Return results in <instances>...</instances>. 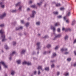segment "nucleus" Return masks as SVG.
I'll return each instance as SVG.
<instances>
[{
    "instance_id": "6e6d98bb",
    "label": "nucleus",
    "mask_w": 76,
    "mask_h": 76,
    "mask_svg": "<svg viewBox=\"0 0 76 76\" xmlns=\"http://www.w3.org/2000/svg\"><path fill=\"white\" fill-rule=\"evenodd\" d=\"M54 61V60H52L50 62H51V63H53Z\"/></svg>"
},
{
    "instance_id": "a18cd8bd",
    "label": "nucleus",
    "mask_w": 76,
    "mask_h": 76,
    "mask_svg": "<svg viewBox=\"0 0 76 76\" xmlns=\"http://www.w3.org/2000/svg\"><path fill=\"white\" fill-rule=\"evenodd\" d=\"M60 73L59 72H57V76H59V75H60Z\"/></svg>"
},
{
    "instance_id": "72a5a7b5",
    "label": "nucleus",
    "mask_w": 76,
    "mask_h": 76,
    "mask_svg": "<svg viewBox=\"0 0 76 76\" xmlns=\"http://www.w3.org/2000/svg\"><path fill=\"white\" fill-rule=\"evenodd\" d=\"M69 74L68 73H66L64 75V76H69Z\"/></svg>"
},
{
    "instance_id": "f8f14e48",
    "label": "nucleus",
    "mask_w": 76,
    "mask_h": 76,
    "mask_svg": "<svg viewBox=\"0 0 76 76\" xmlns=\"http://www.w3.org/2000/svg\"><path fill=\"white\" fill-rule=\"evenodd\" d=\"M4 4L3 2H1L0 3V5L2 8H4V5H2V4Z\"/></svg>"
},
{
    "instance_id": "09e8293b",
    "label": "nucleus",
    "mask_w": 76,
    "mask_h": 76,
    "mask_svg": "<svg viewBox=\"0 0 76 76\" xmlns=\"http://www.w3.org/2000/svg\"><path fill=\"white\" fill-rule=\"evenodd\" d=\"M19 29H22L23 27L22 26L19 27Z\"/></svg>"
},
{
    "instance_id": "a211bd4d",
    "label": "nucleus",
    "mask_w": 76,
    "mask_h": 76,
    "mask_svg": "<svg viewBox=\"0 0 76 76\" xmlns=\"http://www.w3.org/2000/svg\"><path fill=\"white\" fill-rule=\"evenodd\" d=\"M15 73V71L14 70H12L11 71V75H12V76L14 75V74Z\"/></svg>"
},
{
    "instance_id": "9d476101",
    "label": "nucleus",
    "mask_w": 76,
    "mask_h": 76,
    "mask_svg": "<svg viewBox=\"0 0 76 76\" xmlns=\"http://www.w3.org/2000/svg\"><path fill=\"white\" fill-rule=\"evenodd\" d=\"M0 63H1L5 68H7V65H6V64L4 63V62L1 61L0 62Z\"/></svg>"
},
{
    "instance_id": "473e14b6",
    "label": "nucleus",
    "mask_w": 76,
    "mask_h": 76,
    "mask_svg": "<svg viewBox=\"0 0 76 76\" xmlns=\"http://www.w3.org/2000/svg\"><path fill=\"white\" fill-rule=\"evenodd\" d=\"M72 60V59L70 58H68L67 59V61H71Z\"/></svg>"
},
{
    "instance_id": "e2e57ef3",
    "label": "nucleus",
    "mask_w": 76,
    "mask_h": 76,
    "mask_svg": "<svg viewBox=\"0 0 76 76\" xmlns=\"http://www.w3.org/2000/svg\"><path fill=\"white\" fill-rule=\"evenodd\" d=\"M74 54H75V55L76 56V52L75 51H74Z\"/></svg>"
},
{
    "instance_id": "49530a36",
    "label": "nucleus",
    "mask_w": 76,
    "mask_h": 76,
    "mask_svg": "<svg viewBox=\"0 0 76 76\" xmlns=\"http://www.w3.org/2000/svg\"><path fill=\"white\" fill-rule=\"evenodd\" d=\"M69 53V52H65L64 53V54H65V55H67V54H68Z\"/></svg>"
},
{
    "instance_id": "20e7f679",
    "label": "nucleus",
    "mask_w": 76,
    "mask_h": 76,
    "mask_svg": "<svg viewBox=\"0 0 76 76\" xmlns=\"http://www.w3.org/2000/svg\"><path fill=\"white\" fill-rule=\"evenodd\" d=\"M6 16V13L4 12L2 15H0V19H3L4 17Z\"/></svg>"
},
{
    "instance_id": "bb28decb",
    "label": "nucleus",
    "mask_w": 76,
    "mask_h": 76,
    "mask_svg": "<svg viewBox=\"0 0 76 76\" xmlns=\"http://www.w3.org/2000/svg\"><path fill=\"white\" fill-rule=\"evenodd\" d=\"M27 64L28 66H31L32 64H31V63L28 62L27 63Z\"/></svg>"
},
{
    "instance_id": "5701e85b",
    "label": "nucleus",
    "mask_w": 76,
    "mask_h": 76,
    "mask_svg": "<svg viewBox=\"0 0 76 76\" xmlns=\"http://www.w3.org/2000/svg\"><path fill=\"white\" fill-rule=\"evenodd\" d=\"M68 38H69V37L67 35L66 36L64 37L65 40H67Z\"/></svg>"
},
{
    "instance_id": "c756f323",
    "label": "nucleus",
    "mask_w": 76,
    "mask_h": 76,
    "mask_svg": "<svg viewBox=\"0 0 76 76\" xmlns=\"http://www.w3.org/2000/svg\"><path fill=\"white\" fill-rule=\"evenodd\" d=\"M48 38V36L47 35H46L44 37H43V38H44V39H45L46 38Z\"/></svg>"
},
{
    "instance_id": "f257e3e1",
    "label": "nucleus",
    "mask_w": 76,
    "mask_h": 76,
    "mask_svg": "<svg viewBox=\"0 0 76 76\" xmlns=\"http://www.w3.org/2000/svg\"><path fill=\"white\" fill-rule=\"evenodd\" d=\"M0 33L1 35V38H2V42H4L5 41L7 40V39L5 38V35L4 34V32L3 31V30L1 29L0 31Z\"/></svg>"
},
{
    "instance_id": "ddd939ff",
    "label": "nucleus",
    "mask_w": 76,
    "mask_h": 76,
    "mask_svg": "<svg viewBox=\"0 0 76 76\" xmlns=\"http://www.w3.org/2000/svg\"><path fill=\"white\" fill-rule=\"evenodd\" d=\"M44 1V0H41V1L40 3H37V5L38 6H41V4H42V2H43V1Z\"/></svg>"
},
{
    "instance_id": "dca6fc26",
    "label": "nucleus",
    "mask_w": 76,
    "mask_h": 76,
    "mask_svg": "<svg viewBox=\"0 0 76 76\" xmlns=\"http://www.w3.org/2000/svg\"><path fill=\"white\" fill-rule=\"evenodd\" d=\"M76 22V21L75 20H74L72 21V23L71 24L72 25V26H73L75 24V23Z\"/></svg>"
},
{
    "instance_id": "79ce46f5",
    "label": "nucleus",
    "mask_w": 76,
    "mask_h": 76,
    "mask_svg": "<svg viewBox=\"0 0 76 76\" xmlns=\"http://www.w3.org/2000/svg\"><path fill=\"white\" fill-rule=\"evenodd\" d=\"M16 43L15 42H13V45L15 46L16 45Z\"/></svg>"
},
{
    "instance_id": "603ef678",
    "label": "nucleus",
    "mask_w": 76,
    "mask_h": 76,
    "mask_svg": "<svg viewBox=\"0 0 76 76\" xmlns=\"http://www.w3.org/2000/svg\"><path fill=\"white\" fill-rule=\"evenodd\" d=\"M4 26V25L3 24H1L0 25V27H3Z\"/></svg>"
},
{
    "instance_id": "338daca9",
    "label": "nucleus",
    "mask_w": 76,
    "mask_h": 76,
    "mask_svg": "<svg viewBox=\"0 0 76 76\" xmlns=\"http://www.w3.org/2000/svg\"><path fill=\"white\" fill-rule=\"evenodd\" d=\"M9 38L10 39H11V37H9Z\"/></svg>"
},
{
    "instance_id": "5fc2aeb1",
    "label": "nucleus",
    "mask_w": 76,
    "mask_h": 76,
    "mask_svg": "<svg viewBox=\"0 0 76 76\" xmlns=\"http://www.w3.org/2000/svg\"><path fill=\"white\" fill-rule=\"evenodd\" d=\"M41 73V72H40V71L39 70L38 71V75H39Z\"/></svg>"
},
{
    "instance_id": "7ed1b4c3",
    "label": "nucleus",
    "mask_w": 76,
    "mask_h": 76,
    "mask_svg": "<svg viewBox=\"0 0 76 76\" xmlns=\"http://www.w3.org/2000/svg\"><path fill=\"white\" fill-rule=\"evenodd\" d=\"M19 6V7L18 8V10L19 11H22V5H20V2H19L17 4H15V6Z\"/></svg>"
},
{
    "instance_id": "393cba45",
    "label": "nucleus",
    "mask_w": 76,
    "mask_h": 76,
    "mask_svg": "<svg viewBox=\"0 0 76 76\" xmlns=\"http://www.w3.org/2000/svg\"><path fill=\"white\" fill-rule=\"evenodd\" d=\"M61 6V4L60 3L57 4H56V7H59V6Z\"/></svg>"
},
{
    "instance_id": "e433bc0d",
    "label": "nucleus",
    "mask_w": 76,
    "mask_h": 76,
    "mask_svg": "<svg viewBox=\"0 0 76 76\" xmlns=\"http://www.w3.org/2000/svg\"><path fill=\"white\" fill-rule=\"evenodd\" d=\"M12 25H15L16 24V22L15 21L14 23H12Z\"/></svg>"
},
{
    "instance_id": "0e129e2a",
    "label": "nucleus",
    "mask_w": 76,
    "mask_h": 76,
    "mask_svg": "<svg viewBox=\"0 0 76 76\" xmlns=\"http://www.w3.org/2000/svg\"><path fill=\"white\" fill-rule=\"evenodd\" d=\"M76 66V63L75 64H74V66Z\"/></svg>"
},
{
    "instance_id": "39448f33",
    "label": "nucleus",
    "mask_w": 76,
    "mask_h": 76,
    "mask_svg": "<svg viewBox=\"0 0 76 76\" xmlns=\"http://www.w3.org/2000/svg\"><path fill=\"white\" fill-rule=\"evenodd\" d=\"M15 53H16L15 51H14L12 52V53L10 54V57L9 58L10 60H12V56H14V54H15Z\"/></svg>"
},
{
    "instance_id": "f704fd0d",
    "label": "nucleus",
    "mask_w": 76,
    "mask_h": 76,
    "mask_svg": "<svg viewBox=\"0 0 76 76\" xmlns=\"http://www.w3.org/2000/svg\"><path fill=\"white\" fill-rule=\"evenodd\" d=\"M15 29L16 31H18V30H19V27H16L15 28Z\"/></svg>"
},
{
    "instance_id": "37998d69",
    "label": "nucleus",
    "mask_w": 76,
    "mask_h": 76,
    "mask_svg": "<svg viewBox=\"0 0 76 76\" xmlns=\"http://www.w3.org/2000/svg\"><path fill=\"white\" fill-rule=\"evenodd\" d=\"M56 54L55 53L53 54V57H56Z\"/></svg>"
},
{
    "instance_id": "4468645a",
    "label": "nucleus",
    "mask_w": 76,
    "mask_h": 76,
    "mask_svg": "<svg viewBox=\"0 0 76 76\" xmlns=\"http://www.w3.org/2000/svg\"><path fill=\"white\" fill-rule=\"evenodd\" d=\"M61 51L62 52H63V51L66 52V51H67V49L66 48L64 49L62 48L61 49Z\"/></svg>"
},
{
    "instance_id": "f03ea898",
    "label": "nucleus",
    "mask_w": 76,
    "mask_h": 76,
    "mask_svg": "<svg viewBox=\"0 0 76 76\" xmlns=\"http://www.w3.org/2000/svg\"><path fill=\"white\" fill-rule=\"evenodd\" d=\"M70 15V10H68L66 12V16H65L64 17V19L66 20V18H67V17H69Z\"/></svg>"
},
{
    "instance_id": "b1692460",
    "label": "nucleus",
    "mask_w": 76,
    "mask_h": 76,
    "mask_svg": "<svg viewBox=\"0 0 76 76\" xmlns=\"http://www.w3.org/2000/svg\"><path fill=\"white\" fill-rule=\"evenodd\" d=\"M60 25V23H56L55 26H59Z\"/></svg>"
},
{
    "instance_id": "4be33fe9",
    "label": "nucleus",
    "mask_w": 76,
    "mask_h": 76,
    "mask_svg": "<svg viewBox=\"0 0 76 76\" xmlns=\"http://www.w3.org/2000/svg\"><path fill=\"white\" fill-rule=\"evenodd\" d=\"M4 48H5L6 50H7V49H9V47H8V46H7V45H4Z\"/></svg>"
},
{
    "instance_id": "412c9836",
    "label": "nucleus",
    "mask_w": 76,
    "mask_h": 76,
    "mask_svg": "<svg viewBox=\"0 0 76 76\" xmlns=\"http://www.w3.org/2000/svg\"><path fill=\"white\" fill-rule=\"evenodd\" d=\"M17 62L18 64H20L21 62V61L20 60H18L17 61Z\"/></svg>"
},
{
    "instance_id": "13d9d810",
    "label": "nucleus",
    "mask_w": 76,
    "mask_h": 76,
    "mask_svg": "<svg viewBox=\"0 0 76 76\" xmlns=\"http://www.w3.org/2000/svg\"><path fill=\"white\" fill-rule=\"evenodd\" d=\"M66 22L67 23H69V20H66Z\"/></svg>"
},
{
    "instance_id": "2f4dec72",
    "label": "nucleus",
    "mask_w": 76,
    "mask_h": 76,
    "mask_svg": "<svg viewBox=\"0 0 76 76\" xmlns=\"http://www.w3.org/2000/svg\"><path fill=\"white\" fill-rule=\"evenodd\" d=\"M27 62L24 61L23 62V64H27Z\"/></svg>"
},
{
    "instance_id": "de8ad7c7",
    "label": "nucleus",
    "mask_w": 76,
    "mask_h": 76,
    "mask_svg": "<svg viewBox=\"0 0 76 76\" xmlns=\"http://www.w3.org/2000/svg\"><path fill=\"white\" fill-rule=\"evenodd\" d=\"M40 23H39V22H37L36 23V24L37 25H39Z\"/></svg>"
},
{
    "instance_id": "c9c22d12",
    "label": "nucleus",
    "mask_w": 76,
    "mask_h": 76,
    "mask_svg": "<svg viewBox=\"0 0 76 76\" xmlns=\"http://www.w3.org/2000/svg\"><path fill=\"white\" fill-rule=\"evenodd\" d=\"M47 47L48 48H50V47H51V45H48L47 46Z\"/></svg>"
},
{
    "instance_id": "4c0bfd02",
    "label": "nucleus",
    "mask_w": 76,
    "mask_h": 76,
    "mask_svg": "<svg viewBox=\"0 0 76 76\" xmlns=\"http://www.w3.org/2000/svg\"><path fill=\"white\" fill-rule=\"evenodd\" d=\"M34 75H37V71H34Z\"/></svg>"
},
{
    "instance_id": "7c9ffc66",
    "label": "nucleus",
    "mask_w": 76,
    "mask_h": 76,
    "mask_svg": "<svg viewBox=\"0 0 76 76\" xmlns=\"http://www.w3.org/2000/svg\"><path fill=\"white\" fill-rule=\"evenodd\" d=\"M58 18V19H61V18H62V16L61 15H59L57 16Z\"/></svg>"
},
{
    "instance_id": "c85d7f7f",
    "label": "nucleus",
    "mask_w": 76,
    "mask_h": 76,
    "mask_svg": "<svg viewBox=\"0 0 76 76\" xmlns=\"http://www.w3.org/2000/svg\"><path fill=\"white\" fill-rule=\"evenodd\" d=\"M12 13H16V10H12L11 11Z\"/></svg>"
},
{
    "instance_id": "423d86ee",
    "label": "nucleus",
    "mask_w": 76,
    "mask_h": 76,
    "mask_svg": "<svg viewBox=\"0 0 76 76\" xmlns=\"http://www.w3.org/2000/svg\"><path fill=\"white\" fill-rule=\"evenodd\" d=\"M51 29H53V34L55 35V31H56V28H55V27L53 26H51Z\"/></svg>"
},
{
    "instance_id": "864d4df0",
    "label": "nucleus",
    "mask_w": 76,
    "mask_h": 76,
    "mask_svg": "<svg viewBox=\"0 0 76 76\" xmlns=\"http://www.w3.org/2000/svg\"><path fill=\"white\" fill-rule=\"evenodd\" d=\"M35 52H33L32 53V55H35Z\"/></svg>"
},
{
    "instance_id": "1a4fd4ad",
    "label": "nucleus",
    "mask_w": 76,
    "mask_h": 76,
    "mask_svg": "<svg viewBox=\"0 0 76 76\" xmlns=\"http://www.w3.org/2000/svg\"><path fill=\"white\" fill-rule=\"evenodd\" d=\"M51 51L50 50H49L47 51H45L43 53V55H45V54H49L51 53Z\"/></svg>"
},
{
    "instance_id": "bf43d9fd",
    "label": "nucleus",
    "mask_w": 76,
    "mask_h": 76,
    "mask_svg": "<svg viewBox=\"0 0 76 76\" xmlns=\"http://www.w3.org/2000/svg\"><path fill=\"white\" fill-rule=\"evenodd\" d=\"M21 22L22 23H24L23 20H22L21 21Z\"/></svg>"
},
{
    "instance_id": "aec40b11",
    "label": "nucleus",
    "mask_w": 76,
    "mask_h": 76,
    "mask_svg": "<svg viewBox=\"0 0 76 76\" xmlns=\"http://www.w3.org/2000/svg\"><path fill=\"white\" fill-rule=\"evenodd\" d=\"M71 31V29L70 28H67L65 29V31Z\"/></svg>"
},
{
    "instance_id": "2eb2a0df",
    "label": "nucleus",
    "mask_w": 76,
    "mask_h": 76,
    "mask_svg": "<svg viewBox=\"0 0 76 76\" xmlns=\"http://www.w3.org/2000/svg\"><path fill=\"white\" fill-rule=\"evenodd\" d=\"M42 66H38L37 69L38 70L41 69V70L43 71H44V70L42 69Z\"/></svg>"
},
{
    "instance_id": "69168bd1",
    "label": "nucleus",
    "mask_w": 76,
    "mask_h": 76,
    "mask_svg": "<svg viewBox=\"0 0 76 76\" xmlns=\"http://www.w3.org/2000/svg\"><path fill=\"white\" fill-rule=\"evenodd\" d=\"M46 6H47V4H45L44 5V7H46Z\"/></svg>"
},
{
    "instance_id": "f3484780",
    "label": "nucleus",
    "mask_w": 76,
    "mask_h": 76,
    "mask_svg": "<svg viewBox=\"0 0 76 76\" xmlns=\"http://www.w3.org/2000/svg\"><path fill=\"white\" fill-rule=\"evenodd\" d=\"M26 51V50H23L21 51V54H25V53Z\"/></svg>"
},
{
    "instance_id": "680f3d73",
    "label": "nucleus",
    "mask_w": 76,
    "mask_h": 76,
    "mask_svg": "<svg viewBox=\"0 0 76 76\" xmlns=\"http://www.w3.org/2000/svg\"><path fill=\"white\" fill-rule=\"evenodd\" d=\"M32 2L31 1L30 2H29V3L30 4H31V3H32Z\"/></svg>"
},
{
    "instance_id": "052dcab7",
    "label": "nucleus",
    "mask_w": 76,
    "mask_h": 76,
    "mask_svg": "<svg viewBox=\"0 0 76 76\" xmlns=\"http://www.w3.org/2000/svg\"><path fill=\"white\" fill-rule=\"evenodd\" d=\"M19 35L20 36H22V34L21 33H19Z\"/></svg>"
},
{
    "instance_id": "6e6552de",
    "label": "nucleus",
    "mask_w": 76,
    "mask_h": 76,
    "mask_svg": "<svg viewBox=\"0 0 76 76\" xmlns=\"http://www.w3.org/2000/svg\"><path fill=\"white\" fill-rule=\"evenodd\" d=\"M36 14V12L34 11H32V15H30L31 18H34V15Z\"/></svg>"
},
{
    "instance_id": "a878e982",
    "label": "nucleus",
    "mask_w": 76,
    "mask_h": 76,
    "mask_svg": "<svg viewBox=\"0 0 76 76\" xmlns=\"http://www.w3.org/2000/svg\"><path fill=\"white\" fill-rule=\"evenodd\" d=\"M45 70L46 71H49V67H46L45 68Z\"/></svg>"
},
{
    "instance_id": "cd10ccee",
    "label": "nucleus",
    "mask_w": 76,
    "mask_h": 76,
    "mask_svg": "<svg viewBox=\"0 0 76 76\" xmlns=\"http://www.w3.org/2000/svg\"><path fill=\"white\" fill-rule=\"evenodd\" d=\"M31 7H32V8H37V7L35 5H32L31 6Z\"/></svg>"
},
{
    "instance_id": "a19ab883",
    "label": "nucleus",
    "mask_w": 76,
    "mask_h": 76,
    "mask_svg": "<svg viewBox=\"0 0 76 76\" xmlns=\"http://www.w3.org/2000/svg\"><path fill=\"white\" fill-rule=\"evenodd\" d=\"M57 31L58 32H60V28H58Z\"/></svg>"
},
{
    "instance_id": "c03bdc74",
    "label": "nucleus",
    "mask_w": 76,
    "mask_h": 76,
    "mask_svg": "<svg viewBox=\"0 0 76 76\" xmlns=\"http://www.w3.org/2000/svg\"><path fill=\"white\" fill-rule=\"evenodd\" d=\"M58 48V46H57L55 48V50H57Z\"/></svg>"
},
{
    "instance_id": "9b49d317",
    "label": "nucleus",
    "mask_w": 76,
    "mask_h": 76,
    "mask_svg": "<svg viewBox=\"0 0 76 76\" xmlns=\"http://www.w3.org/2000/svg\"><path fill=\"white\" fill-rule=\"evenodd\" d=\"M37 48L38 50H39V48H40V42H38L37 44Z\"/></svg>"
},
{
    "instance_id": "6ab92c4d",
    "label": "nucleus",
    "mask_w": 76,
    "mask_h": 76,
    "mask_svg": "<svg viewBox=\"0 0 76 76\" xmlns=\"http://www.w3.org/2000/svg\"><path fill=\"white\" fill-rule=\"evenodd\" d=\"M29 23L27 22L26 23L25 26L27 28H28V26H29Z\"/></svg>"
},
{
    "instance_id": "4d7b16f0",
    "label": "nucleus",
    "mask_w": 76,
    "mask_h": 76,
    "mask_svg": "<svg viewBox=\"0 0 76 76\" xmlns=\"http://www.w3.org/2000/svg\"><path fill=\"white\" fill-rule=\"evenodd\" d=\"M27 11H30V9L28 8L27 9Z\"/></svg>"
},
{
    "instance_id": "0eeeda50",
    "label": "nucleus",
    "mask_w": 76,
    "mask_h": 76,
    "mask_svg": "<svg viewBox=\"0 0 76 76\" xmlns=\"http://www.w3.org/2000/svg\"><path fill=\"white\" fill-rule=\"evenodd\" d=\"M60 37H61V35L60 34L57 35L56 36H55V37L53 39V40H56V39H57V38H60Z\"/></svg>"
},
{
    "instance_id": "3c124183",
    "label": "nucleus",
    "mask_w": 76,
    "mask_h": 76,
    "mask_svg": "<svg viewBox=\"0 0 76 76\" xmlns=\"http://www.w3.org/2000/svg\"><path fill=\"white\" fill-rule=\"evenodd\" d=\"M64 8H61L60 10H64Z\"/></svg>"
},
{
    "instance_id": "58836bf2",
    "label": "nucleus",
    "mask_w": 76,
    "mask_h": 76,
    "mask_svg": "<svg viewBox=\"0 0 76 76\" xmlns=\"http://www.w3.org/2000/svg\"><path fill=\"white\" fill-rule=\"evenodd\" d=\"M54 67V64H52V65H51V67L52 68H53Z\"/></svg>"
},
{
    "instance_id": "774afa93",
    "label": "nucleus",
    "mask_w": 76,
    "mask_h": 76,
    "mask_svg": "<svg viewBox=\"0 0 76 76\" xmlns=\"http://www.w3.org/2000/svg\"><path fill=\"white\" fill-rule=\"evenodd\" d=\"M37 54H39V51H38L37 52Z\"/></svg>"
},
{
    "instance_id": "ea45409f",
    "label": "nucleus",
    "mask_w": 76,
    "mask_h": 76,
    "mask_svg": "<svg viewBox=\"0 0 76 76\" xmlns=\"http://www.w3.org/2000/svg\"><path fill=\"white\" fill-rule=\"evenodd\" d=\"M53 13L55 15H57V14L58 13V12H54Z\"/></svg>"
},
{
    "instance_id": "8fccbe9b",
    "label": "nucleus",
    "mask_w": 76,
    "mask_h": 76,
    "mask_svg": "<svg viewBox=\"0 0 76 76\" xmlns=\"http://www.w3.org/2000/svg\"><path fill=\"white\" fill-rule=\"evenodd\" d=\"M62 31H66V29L64 27L62 28Z\"/></svg>"
}]
</instances>
